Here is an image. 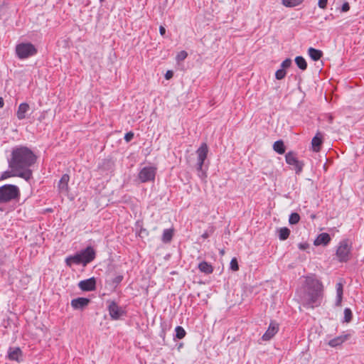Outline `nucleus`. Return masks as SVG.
<instances>
[{
  "instance_id": "f3484780",
  "label": "nucleus",
  "mask_w": 364,
  "mask_h": 364,
  "mask_svg": "<svg viewBox=\"0 0 364 364\" xmlns=\"http://www.w3.org/2000/svg\"><path fill=\"white\" fill-rule=\"evenodd\" d=\"M90 300L87 298L78 297L73 299L70 304L71 306L74 309H83L90 304Z\"/></svg>"
},
{
  "instance_id": "5701e85b",
  "label": "nucleus",
  "mask_w": 364,
  "mask_h": 364,
  "mask_svg": "<svg viewBox=\"0 0 364 364\" xmlns=\"http://www.w3.org/2000/svg\"><path fill=\"white\" fill-rule=\"evenodd\" d=\"M308 53L310 58L314 61L320 60L321 58L323 56V52L321 50H317L311 47L309 48Z\"/></svg>"
},
{
  "instance_id": "6ab92c4d",
  "label": "nucleus",
  "mask_w": 364,
  "mask_h": 364,
  "mask_svg": "<svg viewBox=\"0 0 364 364\" xmlns=\"http://www.w3.org/2000/svg\"><path fill=\"white\" fill-rule=\"evenodd\" d=\"M70 181V176L68 174L65 173L62 176L61 178L58 182V189L60 193H67L69 191L68 182Z\"/></svg>"
},
{
  "instance_id": "f704fd0d",
  "label": "nucleus",
  "mask_w": 364,
  "mask_h": 364,
  "mask_svg": "<svg viewBox=\"0 0 364 364\" xmlns=\"http://www.w3.org/2000/svg\"><path fill=\"white\" fill-rule=\"evenodd\" d=\"M291 65V60L290 58L285 59L281 64V67L282 69L285 70V68H288Z\"/></svg>"
},
{
  "instance_id": "412c9836",
  "label": "nucleus",
  "mask_w": 364,
  "mask_h": 364,
  "mask_svg": "<svg viewBox=\"0 0 364 364\" xmlns=\"http://www.w3.org/2000/svg\"><path fill=\"white\" fill-rule=\"evenodd\" d=\"M336 299L335 305L336 306H341L342 300H343V284L341 282H338L336 286Z\"/></svg>"
},
{
  "instance_id": "c85d7f7f",
  "label": "nucleus",
  "mask_w": 364,
  "mask_h": 364,
  "mask_svg": "<svg viewBox=\"0 0 364 364\" xmlns=\"http://www.w3.org/2000/svg\"><path fill=\"white\" fill-rule=\"evenodd\" d=\"M175 331H176V338H177L178 339H182L185 336H186V331L184 330V328L180 326H177L176 328H175Z\"/></svg>"
},
{
  "instance_id": "f257e3e1",
  "label": "nucleus",
  "mask_w": 364,
  "mask_h": 364,
  "mask_svg": "<svg viewBox=\"0 0 364 364\" xmlns=\"http://www.w3.org/2000/svg\"><path fill=\"white\" fill-rule=\"evenodd\" d=\"M299 294L302 305L306 308L314 309L321 305L323 298V285L321 281L313 277H306L303 291Z\"/></svg>"
},
{
  "instance_id": "f03ea898",
  "label": "nucleus",
  "mask_w": 364,
  "mask_h": 364,
  "mask_svg": "<svg viewBox=\"0 0 364 364\" xmlns=\"http://www.w3.org/2000/svg\"><path fill=\"white\" fill-rule=\"evenodd\" d=\"M36 154L27 146H16L12 149L9 167L19 172L31 171L30 167L36 163Z\"/></svg>"
},
{
  "instance_id": "a18cd8bd",
  "label": "nucleus",
  "mask_w": 364,
  "mask_h": 364,
  "mask_svg": "<svg viewBox=\"0 0 364 364\" xmlns=\"http://www.w3.org/2000/svg\"><path fill=\"white\" fill-rule=\"evenodd\" d=\"M4 105V102L3 97H0V108H2Z\"/></svg>"
},
{
  "instance_id": "39448f33",
  "label": "nucleus",
  "mask_w": 364,
  "mask_h": 364,
  "mask_svg": "<svg viewBox=\"0 0 364 364\" xmlns=\"http://www.w3.org/2000/svg\"><path fill=\"white\" fill-rule=\"evenodd\" d=\"M197 154V164L196 169L199 172L198 176L205 180L207 178V173L203 171V166L205 160L207 159L208 154V146L206 143H202L199 148L196 150Z\"/></svg>"
},
{
  "instance_id": "2eb2a0df",
  "label": "nucleus",
  "mask_w": 364,
  "mask_h": 364,
  "mask_svg": "<svg viewBox=\"0 0 364 364\" xmlns=\"http://www.w3.org/2000/svg\"><path fill=\"white\" fill-rule=\"evenodd\" d=\"M78 286L82 291H93L96 289V280L94 277H91L90 279L80 281Z\"/></svg>"
},
{
  "instance_id": "a878e982",
  "label": "nucleus",
  "mask_w": 364,
  "mask_h": 364,
  "mask_svg": "<svg viewBox=\"0 0 364 364\" xmlns=\"http://www.w3.org/2000/svg\"><path fill=\"white\" fill-rule=\"evenodd\" d=\"M295 63L296 65L302 70H305L307 68V63L302 56H297L295 58Z\"/></svg>"
},
{
  "instance_id": "ea45409f",
  "label": "nucleus",
  "mask_w": 364,
  "mask_h": 364,
  "mask_svg": "<svg viewBox=\"0 0 364 364\" xmlns=\"http://www.w3.org/2000/svg\"><path fill=\"white\" fill-rule=\"evenodd\" d=\"M309 245L307 242H302L299 244V248L301 250H305L309 248Z\"/></svg>"
},
{
  "instance_id": "49530a36",
  "label": "nucleus",
  "mask_w": 364,
  "mask_h": 364,
  "mask_svg": "<svg viewBox=\"0 0 364 364\" xmlns=\"http://www.w3.org/2000/svg\"><path fill=\"white\" fill-rule=\"evenodd\" d=\"M46 211H48V212H52V209H51V208H48V209L46 210Z\"/></svg>"
},
{
  "instance_id": "c03bdc74",
  "label": "nucleus",
  "mask_w": 364,
  "mask_h": 364,
  "mask_svg": "<svg viewBox=\"0 0 364 364\" xmlns=\"http://www.w3.org/2000/svg\"><path fill=\"white\" fill-rule=\"evenodd\" d=\"M201 237L203 238V239H207L208 237H209V233L205 231L202 235Z\"/></svg>"
},
{
  "instance_id": "20e7f679",
  "label": "nucleus",
  "mask_w": 364,
  "mask_h": 364,
  "mask_svg": "<svg viewBox=\"0 0 364 364\" xmlns=\"http://www.w3.org/2000/svg\"><path fill=\"white\" fill-rule=\"evenodd\" d=\"M19 196V188L15 185L6 184L0 187V203H6L18 199Z\"/></svg>"
},
{
  "instance_id": "9d476101",
  "label": "nucleus",
  "mask_w": 364,
  "mask_h": 364,
  "mask_svg": "<svg viewBox=\"0 0 364 364\" xmlns=\"http://www.w3.org/2000/svg\"><path fill=\"white\" fill-rule=\"evenodd\" d=\"M156 173V168L145 166L138 173V178L141 183L154 181Z\"/></svg>"
},
{
  "instance_id": "f8f14e48",
  "label": "nucleus",
  "mask_w": 364,
  "mask_h": 364,
  "mask_svg": "<svg viewBox=\"0 0 364 364\" xmlns=\"http://www.w3.org/2000/svg\"><path fill=\"white\" fill-rule=\"evenodd\" d=\"M279 331V324L275 321H271L269 326L263 334L262 339L267 341L272 339Z\"/></svg>"
},
{
  "instance_id": "bb28decb",
  "label": "nucleus",
  "mask_w": 364,
  "mask_h": 364,
  "mask_svg": "<svg viewBox=\"0 0 364 364\" xmlns=\"http://www.w3.org/2000/svg\"><path fill=\"white\" fill-rule=\"evenodd\" d=\"M304 0H282V4L286 7H295L302 4Z\"/></svg>"
},
{
  "instance_id": "e433bc0d",
  "label": "nucleus",
  "mask_w": 364,
  "mask_h": 364,
  "mask_svg": "<svg viewBox=\"0 0 364 364\" xmlns=\"http://www.w3.org/2000/svg\"><path fill=\"white\" fill-rule=\"evenodd\" d=\"M134 134L132 132H129L125 134L124 139L127 142H129L134 138Z\"/></svg>"
},
{
  "instance_id": "72a5a7b5",
  "label": "nucleus",
  "mask_w": 364,
  "mask_h": 364,
  "mask_svg": "<svg viewBox=\"0 0 364 364\" xmlns=\"http://www.w3.org/2000/svg\"><path fill=\"white\" fill-rule=\"evenodd\" d=\"M230 269L232 271L236 272V271L239 270V264H238L237 258L233 257L230 261Z\"/></svg>"
},
{
  "instance_id": "58836bf2",
  "label": "nucleus",
  "mask_w": 364,
  "mask_h": 364,
  "mask_svg": "<svg viewBox=\"0 0 364 364\" xmlns=\"http://www.w3.org/2000/svg\"><path fill=\"white\" fill-rule=\"evenodd\" d=\"M350 10V5L348 2H345L341 7V11L347 12Z\"/></svg>"
},
{
  "instance_id": "ddd939ff",
  "label": "nucleus",
  "mask_w": 364,
  "mask_h": 364,
  "mask_svg": "<svg viewBox=\"0 0 364 364\" xmlns=\"http://www.w3.org/2000/svg\"><path fill=\"white\" fill-rule=\"evenodd\" d=\"M7 358L10 360H15L20 363L23 360V352L19 347H10L8 350Z\"/></svg>"
},
{
  "instance_id": "4468645a",
  "label": "nucleus",
  "mask_w": 364,
  "mask_h": 364,
  "mask_svg": "<svg viewBox=\"0 0 364 364\" xmlns=\"http://www.w3.org/2000/svg\"><path fill=\"white\" fill-rule=\"evenodd\" d=\"M350 333H343L342 335H340L330 340L328 343V345L332 348H336L338 346H341L343 343L348 341L350 338Z\"/></svg>"
},
{
  "instance_id": "c9c22d12",
  "label": "nucleus",
  "mask_w": 364,
  "mask_h": 364,
  "mask_svg": "<svg viewBox=\"0 0 364 364\" xmlns=\"http://www.w3.org/2000/svg\"><path fill=\"white\" fill-rule=\"evenodd\" d=\"M328 0H318V6L321 9H325L327 7Z\"/></svg>"
},
{
  "instance_id": "0eeeda50",
  "label": "nucleus",
  "mask_w": 364,
  "mask_h": 364,
  "mask_svg": "<svg viewBox=\"0 0 364 364\" xmlns=\"http://www.w3.org/2000/svg\"><path fill=\"white\" fill-rule=\"evenodd\" d=\"M352 246L348 240L341 241L336 250V257L341 262H346L350 258Z\"/></svg>"
},
{
  "instance_id": "423d86ee",
  "label": "nucleus",
  "mask_w": 364,
  "mask_h": 364,
  "mask_svg": "<svg viewBox=\"0 0 364 364\" xmlns=\"http://www.w3.org/2000/svg\"><path fill=\"white\" fill-rule=\"evenodd\" d=\"M15 52L18 58L23 60L36 55L38 50L31 43H21L16 46Z\"/></svg>"
},
{
  "instance_id": "9b49d317",
  "label": "nucleus",
  "mask_w": 364,
  "mask_h": 364,
  "mask_svg": "<svg viewBox=\"0 0 364 364\" xmlns=\"http://www.w3.org/2000/svg\"><path fill=\"white\" fill-rule=\"evenodd\" d=\"M12 176H18L25 179L26 181H28L32 177V171L19 172L18 171H14L11 169V171H6L2 173L1 180H4Z\"/></svg>"
},
{
  "instance_id": "1a4fd4ad",
  "label": "nucleus",
  "mask_w": 364,
  "mask_h": 364,
  "mask_svg": "<svg viewBox=\"0 0 364 364\" xmlns=\"http://www.w3.org/2000/svg\"><path fill=\"white\" fill-rule=\"evenodd\" d=\"M107 310L112 320H118L127 314V311L114 301H107Z\"/></svg>"
},
{
  "instance_id": "cd10ccee",
  "label": "nucleus",
  "mask_w": 364,
  "mask_h": 364,
  "mask_svg": "<svg viewBox=\"0 0 364 364\" xmlns=\"http://www.w3.org/2000/svg\"><path fill=\"white\" fill-rule=\"evenodd\" d=\"M290 235V230L287 228H281L279 230V238L280 240H287Z\"/></svg>"
},
{
  "instance_id": "37998d69",
  "label": "nucleus",
  "mask_w": 364,
  "mask_h": 364,
  "mask_svg": "<svg viewBox=\"0 0 364 364\" xmlns=\"http://www.w3.org/2000/svg\"><path fill=\"white\" fill-rule=\"evenodd\" d=\"M45 117H46V112H43L41 114V116L39 117L38 120H39L40 122H42V121L45 119Z\"/></svg>"
},
{
  "instance_id": "b1692460",
  "label": "nucleus",
  "mask_w": 364,
  "mask_h": 364,
  "mask_svg": "<svg viewBox=\"0 0 364 364\" xmlns=\"http://www.w3.org/2000/svg\"><path fill=\"white\" fill-rule=\"evenodd\" d=\"M173 236V229H165L163 232L161 240L164 243H169Z\"/></svg>"
},
{
  "instance_id": "8fccbe9b",
  "label": "nucleus",
  "mask_w": 364,
  "mask_h": 364,
  "mask_svg": "<svg viewBox=\"0 0 364 364\" xmlns=\"http://www.w3.org/2000/svg\"><path fill=\"white\" fill-rule=\"evenodd\" d=\"M105 0H100V2H103L105 1Z\"/></svg>"
},
{
  "instance_id": "79ce46f5",
  "label": "nucleus",
  "mask_w": 364,
  "mask_h": 364,
  "mask_svg": "<svg viewBox=\"0 0 364 364\" xmlns=\"http://www.w3.org/2000/svg\"><path fill=\"white\" fill-rule=\"evenodd\" d=\"M159 33L161 36H164L166 33V28L163 26L159 27Z\"/></svg>"
},
{
  "instance_id": "6e6552de",
  "label": "nucleus",
  "mask_w": 364,
  "mask_h": 364,
  "mask_svg": "<svg viewBox=\"0 0 364 364\" xmlns=\"http://www.w3.org/2000/svg\"><path fill=\"white\" fill-rule=\"evenodd\" d=\"M285 160L287 164L293 166L294 170L296 174H300L304 166V163L302 161H299L297 158V154L290 151L285 155Z\"/></svg>"
},
{
  "instance_id": "09e8293b",
  "label": "nucleus",
  "mask_w": 364,
  "mask_h": 364,
  "mask_svg": "<svg viewBox=\"0 0 364 364\" xmlns=\"http://www.w3.org/2000/svg\"><path fill=\"white\" fill-rule=\"evenodd\" d=\"M224 253H225V252H224V250H223L220 251V254H221V255H224Z\"/></svg>"
},
{
  "instance_id": "aec40b11",
  "label": "nucleus",
  "mask_w": 364,
  "mask_h": 364,
  "mask_svg": "<svg viewBox=\"0 0 364 364\" xmlns=\"http://www.w3.org/2000/svg\"><path fill=\"white\" fill-rule=\"evenodd\" d=\"M331 240V238L329 234L326 232H323L317 236V237L314 242V245L315 246H319L321 245L326 246L330 242Z\"/></svg>"
},
{
  "instance_id": "2f4dec72",
  "label": "nucleus",
  "mask_w": 364,
  "mask_h": 364,
  "mask_svg": "<svg viewBox=\"0 0 364 364\" xmlns=\"http://www.w3.org/2000/svg\"><path fill=\"white\" fill-rule=\"evenodd\" d=\"M188 56V53L186 50H181L179 52L176 57V60L177 62H181L183 61Z\"/></svg>"
},
{
  "instance_id": "de8ad7c7",
  "label": "nucleus",
  "mask_w": 364,
  "mask_h": 364,
  "mask_svg": "<svg viewBox=\"0 0 364 364\" xmlns=\"http://www.w3.org/2000/svg\"><path fill=\"white\" fill-rule=\"evenodd\" d=\"M106 161H107V163H112V164H113V163L111 161V160H106Z\"/></svg>"
},
{
  "instance_id": "393cba45",
  "label": "nucleus",
  "mask_w": 364,
  "mask_h": 364,
  "mask_svg": "<svg viewBox=\"0 0 364 364\" xmlns=\"http://www.w3.org/2000/svg\"><path fill=\"white\" fill-rule=\"evenodd\" d=\"M273 149L279 154H283L285 153L286 148L282 140H278L273 144Z\"/></svg>"
},
{
  "instance_id": "7c9ffc66",
  "label": "nucleus",
  "mask_w": 364,
  "mask_h": 364,
  "mask_svg": "<svg viewBox=\"0 0 364 364\" xmlns=\"http://www.w3.org/2000/svg\"><path fill=\"white\" fill-rule=\"evenodd\" d=\"M353 318V314L351 310L349 308H346L344 309V321L346 323H349L351 321Z\"/></svg>"
},
{
  "instance_id": "473e14b6",
  "label": "nucleus",
  "mask_w": 364,
  "mask_h": 364,
  "mask_svg": "<svg viewBox=\"0 0 364 364\" xmlns=\"http://www.w3.org/2000/svg\"><path fill=\"white\" fill-rule=\"evenodd\" d=\"M287 72L284 69H279L276 71L275 77L277 80H282L285 77Z\"/></svg>"
},
{
  "instance_id": "a19ab883",
  "label": "nucleus",
  "mask_w": 364,
  "mask_h": 364,
  "mask_svg": "<svg viewBox=\"0 0 364 364\" xmlns=\"http://www.w3.org/2000/svg\"><path fill=\"white\" fill-rule=\"evenodd\" d=\"M173 71H171V70H168V71L166 73V74H165V78H166V80H169V79L172 78V77H173Z\"/></svg>"
},
{
  "instance_id": "dca6fc26",
  "label": "nucleus",
  "mask_w": 364,
  "mask_h": 364,
  "mask_svg": "<svg viewBox=\"0 0 364 364\" xmlns=\"http://www.w3.org/2000/svg\"><path fill=\"white\" fill-rule=\"evenodd\" d=\"M323 136L320 132H318L311 140L312 150L314 152L321 151V145L323 144Z\"/></svg>"
},
{
  "instance_id": "4c0bfd02",
  "label": "nucleus",
  "mask_w": 364,
  "mask_h": 364,
  "mask_svg": "<svg viewBox=\"0 0 364 364\" xmlns=\"http://www.w3.org/2000/svg\"><path fill=\"white\" fill-rule=\"evenodd\" d=\"M123 276L122 275H118L116 277H114L113 279V283L115 284H119V283L122 282V281L123 280Z\"/></svg>"
},
{
  "instance_id": "4be33fe9",
  "label": "nucleus",
  "mask_w": 364,
  "mask_h": 364,
  "mask_svg": "<svg viewBox=\"0 0 364 364\" xmlns=\"http://www.w3.org/2000/svg\"><path fill=\"white\" fill-rule=\"evenodd\" d=\"M198 269L200 272L205 274H210L213 272V267L209 264L208 262L205 261H203L198 264Z\"/></svg>"
},
{
  "instance_id": "7ed1b4c3",
  "label": "nucleus",
  "mask_w": 364,
  "mask_h": 364,
  "mask_svg": "<svg viewBox=\"0 0 364 364\" xmlns=\"http://www.w3.org/2000/svg\"><path fill=\"white\" fill-rule=\"evenodd\" d=\"M96 257V252L91 246L87 247L74 255L66 257L65 262L68 267H71L73 264H82L85 267Z\"/></svg>"
},
{
  "instance_id": "a211bd4d",
  "label": "nucleus",
  "mask_w": 364,
  "mask_h": 364,
  "mask_svg": "<svg viewBox=\"0 0 364 364\" xmlns=\"http://www.w3.org/2000/svg\"><path fill=\"white\" fill-rule=\"evenodd\" d=\"M30 109V106L27 102H22L18 105L16 112V117L18 120H23L26 118V114Z\"/></svg>"
},
{
  "instance_id": "c756f323",
  "label": "nucleus",
  "mask_w": 364,
  "mask_h": 364,
  "mask_svg": "<svg viewBox=\"0 0 364 364\" xmlns=\"http://www.w3.org/2000/svg\"><path fill=\"white\" fill-rule=\"evenodd\" d=\"M300 220V215L297 213H292L289 215V223L291 225L297 224Z\"/></svg>"
}]
</instances>
